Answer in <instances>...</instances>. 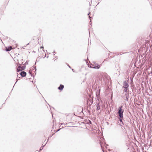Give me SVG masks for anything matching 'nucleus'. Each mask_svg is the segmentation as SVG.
Masks as SVG:
<instances>
[{"label": "nucleus", "mask_w": 152, "mask_h": 152, "mask_svg": "<svg viewBox=\"0 0 152 152\" xmlns=\"http://www.w3.org/2000/svg\"><path fill=\"white\" fill-rule=\"evenodd\" d=\"M123 85H124L123 87L124 88H128L129 86V85L128 84V83H127V82L126 81H125L124 82Z\"/></svg>", "instance_id": "nucleus-3"}, {"label": "nucleus", "mask_w": 152, "mask_h": 152, "mask_svg": "<svg viewBox=\"0 0 152 152\" xmlns=\"http://www.w3.org/2000/svg\"><path fill=\"white\" fill-rule=\"evenodd\" d=\"M39 51L41 52L42 53V52H44V47L43 46H41L40 47L39 49Z\"/></svg>", "instance_id": "nucleus-5"}, {"label": "nucleus", "mask_w": 152, "mask_h": 152, "mask_svg": "<svg viewBox=\"0 0 152 152\" xmlns=\"http://www.w3.org/2000/svg\"><path fill=\"white\" fill-rule=\"evenodd\" d=\"M22 69V68L20 66H19L18 67L17 71L19 72V71H20Z\"/></svg>", "instance_id": "nucleus-9"}, {"label": "nucleus", "mask_w": 152, "mask_h": 152, "mask_svg": "<svg viewBox=\"0 0 152 152\" xmlns=\"http://www.w3.org/2000/svg\"><path fill=\"white\" fill-rule=\"evenodd\" d=\"M122 106L119 107V110H118V113L119 114V116L120 118H123V113L124 110L122 109Z\"/></svg>", "instance_id": "nucleus-1"}, {"label": "nucleus", "mask_w": 152, "mask_h": 152, "mask_svg": "<svg viewBox=\"0 0 152 152\" xmlns=\"http://www.w3.org/2000/svg\"><path fill=\"white\" fill-rule=\"evenodd\" d=\"M20 75L22 77H25L26 75V73L24 71L20 73Z\"/></svg>", "instance_id": "nucleus-6"}, {"label": "nucleus", "mask_w": 152, "mask_h": 152, "mask_svg": "<svg viewBox=\"0 0 152 152\" xmlns=\"http://www.w3.org/2000/svg\"><path fill=\"white\" fill-rule=\"evenodd\" d=\"M29 72L30 74H31V72L30 71H29Z\"/></svg>", "instance_id": "nucleus-11"}, {"label": "nucleus", "mask_w": 152, "mask_h": 152, "mask_svg": "<svg viewBox=\"0 0 152 152\" xmlns=\"http://www.w3.org/2000/svg\"><path fill=\"white\" fill-rule=\"evenodd\" d=\"M96 110H99L100 109V106L99 105V103H98L96 104Z\"/></svg>", "instance_id": "nucleus-8"}, {"label": "nucleus", "mask_w": 152, "mask_h": 152, "mask_svg": "<svg viewBox=\"0 0 152 152\" xmlns=\"http://www.w3.org/2000/svg\"><path fill=\"white\" fill-rule=\"evenodd\" d=\"M100 65H98L97 64L94 63L92 64L91 66V67L93 68H95L96 69H99L100 67Z\"/></svg>", "instance_id": "nucleus-2"}, {"label": "nucleus", "mask_w": 152, "mask_h": 152, "mask_svg": "<svg viewBox=\"0 0 152 152\" xmlns=\"http://www.w3.org/2000/svg\"><path fill=\"white\" fill-rule=\"evenodd\" d=\"M64 88V86L62 85H60V86L58 87V88L60 90H62Z\"/></svg>", "instance_id": "nucleus-7"}, {"label": "nucleus", "mask_w": 152, "mask_h": 152, "mask_svg": "<svg viewBox=\"0 0 152 152\" xmlns=\"http://www.w3.org/2000/svg\"><path fill=\"white\" fill-rule=\"evenodd\" d=\"M12 49V47L11 46H9V47H7L6 48V50L7 51L11 50Z\"/></svg>", "instance_id": "nucleus-4"}, {"label": "nucleus", "mask_w": 152, "mask_h": 152, "mask_svg": "<svg viewBox=\"0 0 152 152\" xmlns=\"http://www.w3.org/2000/svg\"><path fill=\"white\" fill-rule=\"evenodd\" d=\"M29 43H28L27 45H28Z\"/></svg>", "instance_id": "nucleus-12"}, {"label": "nucleus", "mask_w": 152, "mask_h": 152, "mask_svg": "<svg viewBox=\"0 0 152 152\" xmlns=\"http://www.w3.org/2000/svg\"><path fill=\"white\" fill-rule=\"evenodd\" d=\"M124 91L125 92H126L127 91L128 89V88H124Z\"/></svg>", "instance_id": "nucleus-10"}]
</instances>
